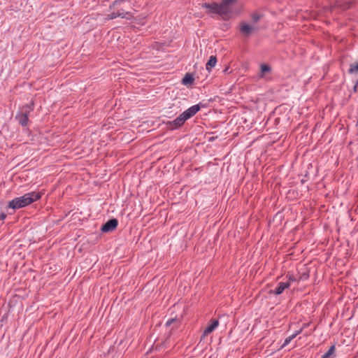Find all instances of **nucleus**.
<instances>
[{
  "label": "nucleus",
  "mask_w": 358,
  "mask_h": 358,
  "mask_svg": "<svg viewBox=\"0 0 358 358\" xmlns=\"http://www.w3.org/2000/svg\"><path fill=\"white\" fill-rule=\"evenodd\" d=\"M348 72L350 74L358 73V62L350 64Z\"/></svg>",
  "instance_id": "dca6fc26"
},
{
  "label": "nucleus",
  "mask_w": 358,
  "mask_h": 358,
  "mask_svg": "<svg viewBox=\"0 0 358 358\" xmlns=\"http://www.w3.org/2000/svg\"><path fill=\"white\" fill-rule=\"evenodd\" d=\"M199 110L200 106L199 104L189 107L174 120L168 122V127L171 130L180 128L184 124L185 121L193 117Z\"/></svg>",
  "instance_id": "20e7f679"
},
{
  "label": "nucleus",
  "mask_w": 358,
  "mask_h": 358,
  "mask_svg": "<svg viewBox=\"0 0 358 358\" xmlns=\"http://www.w3.org/2000/svg\"><path fill=\"white\" fill-rule=\"evenodd\" d=\"M255 30V27L253 25L245 22H241L240 24V31L245 36H249Z\"/></svg>",
  "instance_id": "423d86ee"
},
{
  "label": "nucleus",
  "mask_w": 358,
  "mask_h": 358,
  "mask_svg": "<svg viewBox=\"0 0 358 358\" xmlns=\"http://www.w3.org/2000/svg\"><path fill=\"white\" fill-rule=\"evenodd\" d=\"M34 109V103L31 102L22 108L21 112L29 115V113Z\"/></svg>",
  "instance_id": "4468645a"
},
{
  "label": "nucleus",
  "mask_w": 358,
  "mask_h": 358,
  "mask_svg": "<svg viewBox=\"0 0 358 358\" xmlns=\"http://www.w3.org/2000/svg\"><path fill=\"white\" fill-rule=\"evenodd\" d=\"M321 358H322V357H321Z\"/></svg>",
  "instance_id": "5701e85b"
},
{
  "label": "nucleus",
  "mask_w": 358,
  "mask_h": 358,
  "mask_svg": "<svg viewBox=\"0 0 358 358\" xmlns=\"http://www.w3.org/2000/svg\"><path fill=\"white\" fill-rule=\"evenodd\" d=\"M294 337H287V338L285 340L284 343L282 344V345L280 346V348H285L287 345H288L290 341H292V339Z\"/></svg>",
  "instance_id": "6ab92c4d"
},
{
  "label": "nucleus",
  "mask_w": 358,
  "mask_h": 358,
  "mask_svg": "<svg viewBox=\"0 0 358 358\" xmlns=\"http://www.w3.org/2000/svg\"><path fill=\"white\" fill-rule=\"evenodd\" d=\"M251 17H252V20L254 22H258L261 17V16L257 13H253Z\"/></svg>",
  "instance_id": "aec40b11"
},
{
  "label": "nucleus",
  "mask_w": 358,
  "mask_h": 358,
  "mask_svg": "<svg viewBox=\"0 0 358 358\" xmlns=\"http://www.w3.org/2000/svg\"><path fill=\"white\" fill-rule=\"evenodd\" d=\"M219 325L218 320H212L211 323L209 324L204 329L203 332V336H206L209 334H211Z\"/></svg>",
  "instance_id": "0eeeda50"
},
{
  "label": "nucleus",
  "mask_w": 358,
  "mask_h": 358,
  "mask_svg": "<svg viewBox=\"0 0 358 358\" xmlns=\"http://www.w3.org/2000/svg\"><path fill=\"white\" fill-rule=\"evenodd\" d=\"M158 341H159L157 339L155 340L154 344L151 347V349H150L151 350H153L154 349H155L157 350L160 348L161 346H160L159 343H158Z\"/></svg>",
  "instance_id": "f3484780"
},
{
  "label": "nucleus",
  "mask_w": 358,
  "mask_h": 358,
  "mask_svg": "<svg viewBox=\"0 0 358 358\" xmlns=\"http://www.w3.org/2000/svg\"><path fill=\"white\" fill-rule=\"evenodd\" d=\"M6 215L5 213H1L0 215V220H3L6 218Z\"/></svg>",
  "instance_id": "412c9836"
},
{
  "label": "nucleus",
  "mask_w": 358,
  "mask_h": 358,
  "mask_svg": "<svg viewBox=\"0 0 358 358\" xmlns=\"http://www.w3.org/2000/svg\"><path fill=\"white\" fill-rule=\"evenodd\" d=\"M194 79L193 76L189 73H187L182 78V83L185 85H188L192 84L194 83Z\"/></svg>",
  "instance_id": "ddd939ff"
},
{
  "label": "nucleus",
  "mask_w": 358,
  "mask_h": 358,
  "mask_svg": "<svg viewBox=\"0 0 358 358\" xmlns=\"http://www.w3.org/2000/svg\"><path fill=\"white\" fill-rule=\"evenodd\" d=\"M287 282H289V284L292 282H294V281H296V278L294 277V275L293 274H290V273H288L287 275Z\"/></svg>",
  "instance_id": "a211bd4d"
},
{
  "label": "nucleus",
  "mask_w": 358,
  "mask_h": 358,
  "mask_svg": "<svg viewBox=\"0 0 358 358\" xmlns=\"http://www.w3.org/2000/svg\"><path fill=\"white\" fill-rule=\"evenodd\" d=\"M236 0H222L221 3L213 2L210 3H203V8L209 10V13L217 14L222 17V19L225 20L231 16L232 10L231 6Z\"/></svg>",
  "instance_id": "f257e3e1"
},
{
  "label": "nucleus",
  "mask_w": 358,
  "mask_h": 358,
  "mask_svg": "<svg viewBox=\"0 0 358 358\" xmlns=\"http://www.w3.org/2000/svg\"><path fill=\"white\" fill-rule=\"evenodd\" d=\"M15 118L22 126H26L28 123L29 115L22 112L16 115Z\"/></svg>",
  "instance_id": "9d476101"
},
{
  "label": "nucleus",
  "mask_w": 358,
  "mask_h": 358,
  "mask_svg": "<svg viewBox=\"0 0 358 358\" xmlns=\"http://www.w3.org/2000/svg\"><path fill=\"white\" fill-rule=\"evenodd\" d=\"M180 323H181V318L176 317L174 318L169 319L166 322V327L173 326V329H175V328L177 329L180 327Z\"/></svg>",
  "instance_id": "1a4fd4ad"
},
{
  "label": "nucleus",
  "mask_w": 358,
  "mask_h": 358,
  "mask_svg": "<svg viewBox=\"0 0 358 358\" xmlns=\"http://www.w3.org/2000/svg\"><path fill=\"white\" fill-rule=\"evenodd\" d=\"M334 352H335V344H333L330 348L328 350V351L327 352H325L323 355H322V358H334L335 357L334 355Z\"/></svg>",
  "instance_id": "f8f14e48"
},
{
  "label": "nucleus",
  "mask_w": 358,
  "mask_h": 358,
  "mask_svg": "<svg viewBox=\"0 0 358 358\" xmlns=\"http://www.w3.org/2000/svg\"><path fill=\"white\" fill-rule=\"evenodd\" d=\"M41 197V194L38 192H31L24 194L22 196L16 197L8 203V207L13 209H19L25 207L34 201L38 200Z\"/></svg>",
  "instance_id": "7ed1b4c3"
},
{
  "label": "nucleus",
  "mask_w": 358,
  "mask_h": 358,
  "mask_svg": "<svg viewBox=\"0 0 358 358\" xmlns=\"http://www.w3.org/2000/svg\"><path fill=\"white\" fill-rule=\"evenodd\" d=\"M130 1L129 0H115L110 6V9L113 12L108 15L107 19L113 20L116 17L130 19L132 15L127 10L129 8Z\"/></svg>",
  "instance_id": "f03ea898"
},
{
  "label": "nucleus",
  "mask_w": 358,
  "mask_h": 358,
  "mask_svg": "<svg viewBox=\"0 0 358 358\" xmlns=\"http://www.w3.org/2000/svg\"><path fill=\"white\" fill-rule=\"evenodd\" d=\"M118 222L116 219H111L106 222L101 227L103 232H109L114 230L117 226Z\"/></svg>",
  "instance_id": "39448f33"
},
{
  "label": "nucleus",
  "mask_w": 358,
  "mask_h": 358,
  "mask_svg": "<svg viewBox=\"0 0 358 358\" xmlns=\"http://www.w3.org/2000/svg\"><path fill=\"white\" fill-rule=\"evenodd\" d=\"M300 333H301V331H297L296 333L293 334L292 336H297Z\"/></svg>",
  "instance_id": "4be33fe9"
},
{
  "label": "nucleus",
  "mask_w": 358,
  "mask_h": 358,
  "mask_svg": "<svg viewBox=\"0 0 358 358\" xmlns=\"http://www.w3.org/2000/svg\"><path fill=\"white\" fill-rule=\"evenodd\" d=\"M289 287V282H280L278 283V287L275 290L271 292L275 295H279L283 292V291Z\"/></svg>",
  "instance_id": "6e6552de"
},
{
  "label": "nucleus",
  "mask_w": 358,
  "mask_h": 358,
  "mask_svg": "<svg viewBox=\"0 0 358 358\" xmlns=\"http://www.w3.org/2000/svg\"><path fill=\"white\" fill-rule=\"evenodd\" d=\"M217 63V58L215 56H210L208 62L206 63V70L210 71L212 68H213Z\"/></svg>",
  "instance_id": "9b49d317"
},
{
  "label": "nucleus",
  "mask_w": 358,
  "mask_h": 358,
  "mask_svg": "<svg viewBox=\"0 0 358 358\" xmlns=\"http://www.w3.org/2000/svg\"><path fill=\"white\" fill-rule=\"evenodd\" d=\"M271 71V68L267 64H262L261 66V72H260V74H259V78H262L264 77V74L266 73H268V72H270Z\"/></svg>",
  "instance_id": "2eb2a0df"
}]
</instances>
